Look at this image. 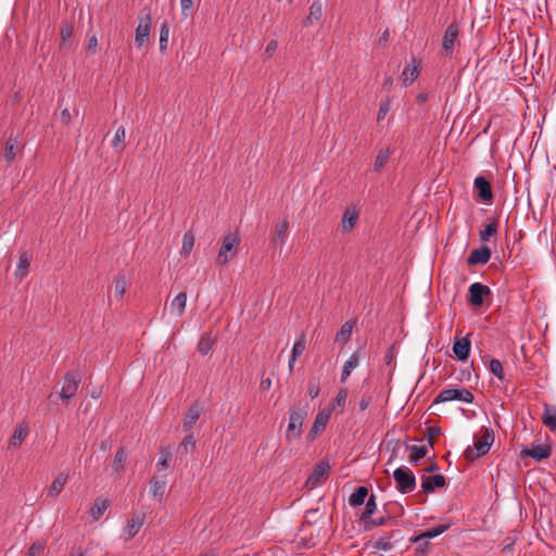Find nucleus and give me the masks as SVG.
I'll use <instances>...</instances> for the list:
<instances>
[{
  "mask_svg": "<svg viewBox=\"0 0 556 556\" xmlns=\"http://www.w3.org/2000/svg\"><path fill=\"white\" fill-rule=\"evenodd\" d=\"M17 144H18L17 138L13 137L12 135L7 139L5 144H4L3 157L8 163H12L15 160V157H16L15 149L17 148Z\"/></svg>",
  "mask_w": 556,
  "mask_h": 556,
  "instance_id": "obj_32",
  "label": "nucleus"
},
{
  "mask_svg": "<svg viewBox=\"0 0 556 556\" xmlns=\"http://www.w3.org/2000/svg\"><path fill=\"white\" fill-rule=\"evenodd\" d=\"M239 243L240 239L237 235H227L223 239V243L216 257V263L220 266H224L230 260L235 258L237 255Z\"/></svg>",
  "mask_w": 556,
  "mask_h": 556,
  "instance_id": "obj_3",
  "label": "nucleus"
},
{
  "mask_svg": "<svg viewBox=\"0 0 556 556\" xmlns=\"http://www.w3.org/2000/svg\"><path fill=\"white\" fill-rule=\"evenodd\" d=\"M374 401V395L372 393L366 391L362 394L361 399H359V402H358V408L361 412H365L366 409H368V407L370 406V404L372 403Z\"/></svg>",
  "mask_w": 556,
  "mask_h": 556,
  "instance_id": "obj_53",
  "label": "nucleus"
},
{
  "mask_svg": "<svg viewBox=\"0 0 556 556\" xmlns=\"http://www.w3.org/2000/svg\"><path fill=\"white\" fill-rule=\"evenodd\" d=\"M376 509H377L376 497L374 494H371L366 501L365 509L362 513L361 518H359L361 521H365L366 519H368L376 511Z\"/></svg>",
  "mask_w": 556,
  "mask_h": 556,
  "instance_id": "obj_47",
  "label": "nucleus"
},
{
  "mask_svg": "<svg viewBox=\"0 0 556 556\" xmlns=\"http://www.w3.org/2000/svg\"><path fill=\"white\" fill-rule=\"evenodd\" d=\"M402 75L404 76V78H403L404 85L405 86L410 85L412 83H414L417 79V77L419 75L418 67L417 66H413V67L406 66L403 71Z\"/></svg>",
  "mask_w": 556,
  "mask_h": 556,
  "instance_id": "obj_48",
  "label": "nucleus"
},
{
  "mask_svg": "<svg viewBox=\"0 0 556 556\" xmlns=\"http://www.w3.org/2000/svg\"><path fill=\"white\" fill-rule=\"evenodd\" d=\"M489 370L497 377L501 381L505 380V374L503 369V364L497 358H492L489 363Z\"/></svg>",
  "mask_w": 556,
  "mask_h": 556,
  "instance_id": "obj_45",
  "label": "nucleus"
},
{
  "mask_svg": "<svg viewBox=\"0 0 556 556\" xmlns=\"http://www.w3.org/2000/svg\"><path fill=\"white\" fill-rule=\"evenodd\" d=\"M389 37H390V33H389V30H388V29H386V30L381 34V36L379 37V39H378V45H379V46H386V45H387V42L389 41Z\"/></svg>",
  "mask_w": 556,
  "mask_h": 556,
  "instance_id": "obj_64",
  "label": "nucleus"
},
{
  "mask_svg": "<svg viewBox=\"0 0 556 556\" xmlns=\"http://www.w3.org/2000/svg\"><path fill=\"white\" fill-rule=\"evenodd\" d=\"M475 400L471 391L465 388L444 389L433 400V404L445 403L451 401H459L464 403H472Z\"/></svg>",
  "mask_w": 556,
  "mask_h": 556,
  "instance_id": "obj_4",
  "label": "nucleus"
},
{
  "mask_svg": "<svg viewBox=\"0 0 556 556\" xmlns=\"http://www.w3.org/2000/svg\"><path fill=\"white\" fill-rule=\"evenodd\" d=\"M473 189L479 200L484 202H491L493 200L492 186L485 177H476L473 180Z\"/></svg>",
  "mask_w": 556,
  "mask_h": 556,
  "instance_id": "obj_12",
  "label": "nucleus"
},
{
  "mask_svg": "<svg viewBox=\"0 0 556 556\" xmlns=\"http://www.w3.org/2000/svg\"><path fill=\"white\" fill-rule=\"evenodd\" d=\"M125 136H126V131H125V128L123 126L118 127L115 131V135L113 137V140H112V147L116 150V151H123L125 146L123 144L124 143V140H125Z\"/></svg>",
  "mask_w": 556,
  "mask_h": 556,
  "instance_id": "obj_43",
  "label": "nucleus"
},
{
  "mask_svg": "<svg viewBox=\"0 0 556 556\" xmlns=\"http://www.w3.org/2000/svg\"><path fill=\"white\" fill-rule=\"evenodd\" d=\"M143 525V516L135 513L131 519L127 522L124 528V535L126 540L132 539L141 529Z\"/></svg>",
  "mask_w": 556,
  "mask_h": 556,
  "instance_id": "obj_18",
  "label": "nucleus"
},
{
  "mask_svg": "<svg viewBox=\"0 0 556 556\" xmlns=\"http://www.w3.org/2000/svg\"><path fill=\"white\" fill-rule=\"evenodd\" d=\"M332 412L333 407H325L320 412H318L312 425V428L306 435L307 442H314L325 431L330 420Z\"/></svg>",
  "mask_w": 556,
  "mask_h": 556,
  "instance_id": "obj_5",
  "label": "nucleus"
},
{
  "mask_svg": "<svg viewBox=\"0 0 556 556\" xmlns=\"http://www.w3.org/2000/svg\"><path fill=\"white\" fill-rule=\"evenodd\" d=\"M111 503L108 498L98 497L89 510V515L93 520H99L105 510L110 507Z\"/></svg>",
  "mask_w": 556,
  "mask_h": 556,
  "instance_id": "obj_26",
  "label": "nucleus"
},
{
  "mask_svg": "<svg viewBox=\"0 0 556 556\" xmlns=\"http://www.w3.org/2000/svg\"><path fill=\"white\" fill-rule=\"evenodd\" d=\"M552 454V448L547 444H538L535 446H532L530 448H525L520 452V456H530L536 462H542L546 458H548Z\"/></svg>",
  "mask_w": 556,
  "mask_h": 556,
  "instance_id": "obj_14",
  "label": "nucleus"
},
{
  "mask_svg": "<svg viewBox=\"0 0 556 556\" xmlns=\"http://www.w3.org/2000/svg\"><path fill=\"white\" fill-rule=\"evenodd\" d=\"M497 232V222L493 220L485 225L484 229H482L479 233L480 240L485 242L489 241L491 237L495 236Z\"/></svg>",
  "mask_w": 556,
  "mask_h": 556,
  "instance_id": "obj_44",
  "label": "nucleus"
},
{
  "mask_svg": "<svg viewBox=\"0 0 556 556\" xmlns=\"http://www.w3.org/2000/svg\"><path fill=\"white\" fill-rule=\"evenodd\" d=\"M180 5H181V14L185 17L190 16L191 10L193 8V0H180Z\"/></svg>",
  "mask_w": 556,
  "mask_h": 556,
  "instance_id": "obj_61",
  "label": "nucleus"
},
{
  "mask_svg": "<svg viewBox=\"0 0 556 556\" xmlns=\"http://www.w3.org/2000/svg\"><path fill=\"white\" fill-rule=\"evenodd\" d=\"M330 471V464L328 460L319 462L314 468L313 472L308 476L306 480V485L311 489L316 488L317 485L323 484L327 481Z\"/></svg>",
  "mask_w": 556,
  "mask_h": 556,
  "instance_id": "obj_9",
  "label": "nucleus"
},
{
  "mask_svg": "<svg viewBox=\"0 0 556 556\" xmlns=\"http://www.w3.org/2000/svg\"><path fill=\"white\" fill-rule=\"evenodd\" d=\"M359 365V352L355 351L349 357V359L344 363L341 371V382H345L348 378L351 376V372L354 368Z\"/></svg>",
  "mask_w": 556,
  "mask_h": 556,
  "instance_id": "obj_24",
  "label": "nucleus"
},
{
  "mask_svg": "<svg viewBox=\"0 0 556 556\" xmlns=\"http://www.w3.org/2000/svg\"><path fill=\"white\" fill-rule=\"evenodd\" d=\"M203 413V407L199 405L198 403L192 404L189 409L187 410L185 418H184V429L187 432H190L193 428L197 420L200 418L201 414Z\"/></svg>",
  "mask_w": 556,
  "mask_h": 556,
  "instance_id": "obj_17",
  "label": "nucleus"
},
{
  "mask_svg": "<svg viewBox=\"0 0 556 556\" xmlns=\"http://www.w3.org/2000/svg\"><path fill=\"white\" fill-rule=\"evenodd\" d=\"M278 48V42L277 40H269L265 47V50H264V53L266 56L270 58L275 51L277 50Z\"/></svg>",
  "mask_w": 556,
  "mask_h": 556,
  "instance_id": "obj_62",
  "label": "nucleus"
},
{
  "mask_svg": "<svg viewBox=\"0 0 556 556\" xmlns=\"http://www.w3.org/2000/svg\"><path fill=\"white\" fill-rule=\"evenodd\" d=\"M186 304H187V293L186 292L178 293L173 299V301L170 303V306H169L170 314L180 317L185 313Z\"/></svg>",
  "mask_w": 556,
  "mask_h": 556,
  "instance_id": "obj_25",
  "label": "nucleus"
},
{
  "mask_svg": "<svg viewBox=\"0 0 556 556\" xmlns=\"http://www.w3.org/2000/svg\"><path fill=\"white\" fill-rule=\"evenodd\" d=\"M431 543L429 539H422L421 541H418L417 545L415 546L414 555L415 556H427L431 552Z\"/></svg>",
  "mask_w": 556,
  "mask_h": 556,
  "instance_id": "obj_49",
  "label": "nucleus"
},
{
  "mask_svg": "<svg viewBox=\"0 0 556 556\" xmlns=\"http://www.w3.org/2000/svg\"><path fill=\"white\" fill-rule=\"evenodd\" d=\"M406 450H408L410 452L409 454V463L413 465V466H417L418 463H419V459L420 458H424L427 453H428V448L427 446L425 445H406Z\"/></svg>",
  "mask_w": 556,
  "mask_h": 556,
  "instance_id": "obj_29",
  "label": "nucleus"
},
{
  "mask_svg": "<svg viewBox=\"0 0 556 556\" xmlns=\"http://www.w3.org/2000/svg\"><path fill=\"white\" fill-rule=\"evenodd\" d=\"M60 119L65 126L70 125L72 116L67 109L61 111Z\"/></svg>",
  "mask_w": 556,
  "mask_h": 556,
  "instance_id": "obj_63",
  "label": "nucleus"
},
{
  "mask_svg": "<svg viewBox=\"0 0 556 556\" xmlns=\"http://www.w3.org/2000/svg\"><path fill=\"white\" fill-rule=\"evenodd\" d=\"M389 111H390V101L389 100L381 101L379 104L377 121L378 122L382 121Z\"/></svg>",
  "mask_w": 556,
  "mask_h": 556,
  "instance_id": "obj_59",
  "label": "nucleus"
},
{
  "mask_svg": "<svg viewBox=\"0 0 556 556\" xmlns=\"http://www.w3.org/2000/svg\"><path fill=\"white\" fill-rule=\"evenodd\" d=\"M45 549V542L36 541L34 542L27 553V556H40Z\"/></svg>",
  "mask_w": 556,
  "mask_h": 556,
  "instance_id": "obj_56",
  "label": "nucleus"
},
{
  "mask_svg": "<svg viewBox=\"0 0 556 556\" xmlns=\"http://www.w3.org/2000/svg\"><path fill=\"white\" fill-rule=\"evenodd\" d=\"M126 460H127V452L122 446V447L117 448V451L115 452V455H114V459L112 463L113 473L122 472L125 468Z\"/></svg>",
  "mask_w": 556,
  "mask_h": 556,
  "instance_id": "obj_31",
  "label": "nucleus"
},
{
  "mask_svg": "<svg viewBox=\"0 0 556 556\" xmlns=\"http://www.w3.org/2000/svg\"><path fill=\"white\" fill-rule=\"evenodd\" d=\"M392 519V517H381V518H378V519H366L364 521V530L365 531H370L372 530L375 527H380V526H384L387 525L390 520Z\"/></svg>",
  "mask_w": 556,
  "mask_h": 556,
  "instance_id": "obj_50",
  "label": "nucleus"
},
{
  "mask_svg": "<svg viewBox=\"0 0 556 556\" xmlns=\"http://www.w3.org/2000/svg\"><path fill=\"white\" fill-rule=\"evenodd\" d=\"M305 349H306L305 333H301L300 337L295 340V342L293 344V348L291 351V356H293L295 358L300 357L304 353Z\"/></svg>",
  "mask_w": 556,
  "mask_h": 556,
  "instance_id": "obj_46",
  "label": "nucleus"
},
{
  "mask_svg": "<svg viewBox=\"0 0 556 556\" xmlns=\"http://www.w3.org/2000/svg\"><path fill=\"white\" fill-rule=\"evenodd\" d=\"M470 349L471 342L468 337L454 338L452 350L458 361L466 362L470 355Z\"/></svg>",
  "mask_w": 556,
  "mask_h": 556,
  "instance_id": "obj_13",
  "label": "nucleus"
},
{
  "mask_svg": "<svg viewBox=\"0 0 556 556\" xmlns=\"http://www.w3.org/2000/svg\"><path fill=\"white\" fill-rule=\"evenodd\" d=\"M288 228H289V222L287 218L279 220L275 225L274 236L271 238V241L274 243H279L280 245H283L287 240Z\"/></svg>",
  "mask_w": 556,
  "mask_h": 556,
  "instance_id": "obj_21",
  "label": "nucleus"
},
{
  "mask_svg": "<svg viewBox=\"0 0 556 556\" xmlns=\"http://www.w3.org/2000/svg\"><path fill=\"white\" fill-rule=\"evenodd\" d=\"M494 441V437L492 433H490L488 430L481 435L476 442H475V450L476 452L468 446L466 451L464 452V455L466 459L473 460L476 457L485 455L492 443Z\"/></svg>",
  "mask_w": 556,
  "mask_h": 556,
  "instance_id": "obj_6",
  "label": "nucleus"
},
{
  "mask_svg": "<svg viewBox=\"0 0 556 556\" xmlns=\"http://www.w3.org/2000/svg\"><path fill=\"white\" fill-rule=\"evenodd\" d=\"M195 448V439L191 431L184 438L181 443L178 446V453L180 455H186L190 452H193Z\"/></svg>",
  "mask_w": 556,
  "mask_h": 556,
  "instance_id": "obj_37",
  "label": "nucleus"
},
{
  "mask_svg": "<svg viewBox=\"0 0 556 556\" xmlns=\"http://www.w3.org/2000/svg\"><path fill=\"white\" fill-rule=\"evenodd\" d=\"M391 154L392 150L390 148L380 149L374 162V170L380 172L388 163Z\"/></svg>",
  "mask_w": 556,
  "mask_h": 556,
  "instance_id": "obj_35",
  "label": "nucleus"
},
{
  "mask_svg": "<svg viewBox=\"0 0 556 556\" xmlns=\"http://www.w3.org/2000/svg\"><path fill=\"white\" fill-rule=\"evenodd\" d=\"M450 527H451L450 523L438 525L433 528H430V529L421 532V538L429 539V540L437 538V536L443 534L444 532H446L450 529Z\"/></svg>",
  "mask_w": 556,
  "mask_h": 556,
  "instance_id": "obj_38",
  "label": "nucleus"
},
{
  "mask_svg": "<svg viewBox=\"0 0 556 556\" xmlns=\"http://www.w3.org/2000/svg\"><path fill=\"white\" fill-rule=\"evenodd\" d=\"M491 258V250L486 245H482L478 249L471 251L467 258V264L478 265V264H486Z\"/></svg>",
  "mask_w": 556,
  "mask_h": 556,
  "instance_id": "obj_16",
  "label": "nucleus"
},
{
  "mask_svg": "<svg viewBox=\"0 0 556 556\" xmlns=\"http://www.w3.org/2000/svg\"><path fill=\"white\" fill-rule=\"evenodd\" d=\"M445 484L446 480L442 475L421 477V490L427 494L433 493L437 489L445 486Z\"/></svg>",
  "mask_w": 556,
  "mask_h": 556,
  "instance_id": "obj_15",
  "label": "nucleus"
},
{
  "mask_svg": "<svg viewBox=\"0 0 556 556\" xmlns=\"http://www.w3.org/2000/svg\"><path fill=\"white\" fill-rule=\"evenodd\" d=\"M323 3L320 0H314L309 7V14L306 17L305 24L313 25L318 22L323 16Z\"/></svg>",
  "mask_w": 556,
  "mask_h": 556,
  "instance_id": "obj_28",
  "label": "nucleus"
},
{
  "mask_svg": "<svg viewBox=\"0 0 556 556\" xmlns=\"http://www.w3.org/2000/svg\"><path fill=\"white\" fill-rule=\"evenodd\" d=\"M172 459V453L169 451L163 450L161 451V457L157 460V469L164 470L168 467V463Z\"/></svg>",
  "mask_w": 556,
  "mask_h": 556,
  "instance_id": "obj_54",
  "label": "nucleus"
},
{
  "mask_svg": "<svg viewBox=\"0 0 556 556\" xmlns=\"http://www.w3.org/2000/svg\"><path fill=\"white\" fill-rule=\"evenodd\" d=\"M80 384V377L77 372H68L64 376L63 386L60 391V397L63 401H68L76 395L78 387Z\"/></svg>",
  "mask_w": 556,
  "mask_h": 556,
  "instance_id": "obj_8",
  "label": "nucleus"
},
{
  "mask_svg": "<svg viewBox=\"0 0 556 556\" xmlns=\"http://www.w3.org/2000/svg\"><path fill=\"white\" fill-rule=\"evenodd\" d=\"M367 495H368V489L364 485H359L350 495L349 503L353 507L361 506L365 503Z\"/></svg>",
  "mask_w": 556,
  "mask_h": 556,
  "instance_id": "obj_30",
  "label": "nucleus"
},
{
  "mask_svg": "<svg viewBox=\"0 0 556 556\" xmlns=\"http://www.w3.org/2000/svg\"><path fill=\"white\" fill-rule=\"evenodd\" d=\"M491 294V289L482 285L481 282H473L468 289V302L472 306H481L484 301V296Z\"/></svg>",
  "mask_w": 556,
  "mask_h": 556,
  "instance_id": "obj_11",
  "label": "nucleus"
},
{
  "mask_svg": "<svg viewBox=\"0 0 556 556\" xmlns=\"http://www.w3.org/2000/svg\"><path fill=\"white\" fill-rule=\"evenodd\" d=\"M459 35V26L456 22L450 24L442 38V52L446 56H452L454 53L455 42Z\"/></svg>",
  "mask_w": 556,
  "mask_h": 556,
  "instance_id": "obj_10",
  "label": "nucleus"
},
{
  "mask_svg": "<svg viewBox=\"0 0 556 556\" xmlns=\"http://www.w3.org/2000/svg\"><path fill=\"white\" fill-rule=\"evenodd\" d=\"M348 396H349V389L340 388L329 407H333V410H336V408H340L339 413L342 414L344 412Z\"/></svg>",
  "mask_w": 556,
  "mask_h": 556,
  "instance_id": "obj_34",
  "label": "nucleus"
},
{
  "mask_svg": "<svg viewBox=\"0 0 556 556\" xmlns=\"http://www.w3.org/2000/svg\"><path fill=\"white\" fill-rule=\"evenodd\" d=\"M393 479L396 483V490L402 494H407L416 489V477L414 472L405 466H401L393 471Z\"/></svg>",
  "mask_w": 556,
  "mask_h": 556,
  "instance_id": "obj_2",
  "label": "nucleus"
},
{
  "mask_svg": "<svg viewBox=\"0 0 556 556\" xmlns=\"http://www.w3.org/2000/svg\"><path fill=\"white\" fill-rule=\"evenodd\" d=\"M308 396L314 400L320 393L319 382L315 379H309L307 383Z\"/></svg>",
  "mask_w": 556,
  "mask_h": 556,
  "instance_id": "obj_55",
  "label": "nucleus"
},
{
  "mask_svg": "<svg viewBox=\"0 0 556 556\" xmlns=\"http://www.w3.org/2000/svg\"><path fill=\"white\" fill-rule=\"evenodd\" d=\"M30 265V260L26 253L21 254L20 261L15 270V276L23 279L27 275V269Z\"/></svg>",
  "mask_w": 556,
  "mask_h": 556,
  "instance_id": "obj_39",
  "label": "nucleus"
},
{
  "mask_svg": "<svg viewBox=\"0 0 556 556\" xmlns=\"http://www.w3.org/2000/svg\"><path fill=\"white\" fill-rule=\"evenodd\" d=\"M214 342V339L210 334L202 336L198 343V352L201 355H206L212 350Z\"/></svg>",
  "mask_w": 556,
  "mask_h": 556,
  "instance_id": "obj_40",
  "label": "nucleus"
},
{
  "mask_svg": "<svg viewBox=\"0 0 556 556\" xmlns=\"http://www.w3.org/2000/svg\"><path fill=\"white\" fill-rule=\"evenodd\" d=\"M73 36V26L71 24H66L61 28V38H62V47L66 46V42Z\"/></svg>",
  "mask_w": 556,
  "mask_h": 556,
  "instance_id": "obj_58",
  "label": "nucleus"
},
{
  "mask_svg": "<svg viewBox=\"0 0 556 556\" xmlns=\"http://www.w3.org/2000/svg\"><path fill=\"white\" fill-rule=\"evenodd\" d=\"M152 25V17L150 13L140 12L139 23L136 28L135 45L140 49L146 40L149 38Z\"/></svg>",
  "mask_w": 556,
  "mask_h": 556,
  "instance_id": "obj_7",
  "label": "nucleus"
},
{
  "mask_svg": "<svg viewBox=\"0 0 556 556\" xmlns=\"http://www.w3.org/2000/svg\"><path fill=\"white\" fill-rule=\"evenodd\" d=\"M308 415V403L299 401L289 409V424L286 431L287 440L300 438L302 434V426Z\"/></svg>",
  "mask_w": 556,
  "mask_h": 556,
  "instance_id": "obj_1",
  "label": "nucleus"
},
{
  "mask_svg": "<svg viewBox=\"0 0 556 556\" xmlns=\"http://www.w3.org/2000/svg\"><path fill=\"white\" fill-rule=\"evenodd\" d=\"M441 434V428L438 426H430L426 428L425 435L427 437L428 444L431 448L434 445V438Z\"/></svg>",
  "mask_w": 556,
  "mask_h": 556,
  "instance_id": "obj_52",
  "label": "nucleus"
},
{
  "mask_svg": "<svg viewBox=\"0 0 556 556\" xmlns=\"http://www.w3.org/2000/svg\"><path fill=\"white\" fill-rule=\"evenodd\" d=\"M358 211L355 207H348L342 216L341 228L343 232H350L358 218Z\"/></svg>",
  "mask_w": 556,
  "mask_h": 556,
  "instance_id": "obj_22",
  "label": "nucleus"
},
{
  "mask_svg": "<svg viewBox=\"0 0 556 556\" xmlns=\"http://www.w3.org/2000/svg\"><path fill=\"white\" fill-rule=\"evenodd\" d=\"M542 424L552 432H556V406L543 404Z\"/></svg>",
  "mask_w": 556,
  "mask_h": 556,
  "instance_id": "obj_20",
  "label": "nucleus"
},
{
  "mask_svg": "<svg viewBox=\"0 0 556 556\" xmlns=\"http://www.w3.org/2000/svg\"><path fill=\"white\" fill-rule=\"evenodd\" d=\"M67 480H68V475L66 472H60L58 475V477L50 484L48 492H47L48 496L53 497V498L58 497L60 495V493L62 492Z\"/></svg>",
  "mask_w": 556,
  "mask_h": 556,
  "instance_id": "obj_23",
  "label": "nucleus"
},
{
  "mask_svg": "<svg viewBox=\"0 0 556 556\" xmlns=\"http://www.w3.org/2000/svg\"><path fill=\"white\" fill-rule=\"evenodd\" d=\"M400 533V530L391 531L388 536H383L377 540L374 544V547L380 551H391L393 548V543L391 542V539L395 536V534Z\"/></svg>",
  "mask_w": 556,
  "mask_h": 556,
  "instance_id": "obj_36",
  "label": "nucleus"
},
{
  "mask_svg": "<svg viewBox=\"0 0 556 556\" xmlns=\"http://www.w3.org/2000/svg\"><path fill=\"white\" fill-rule=\"evenodd\" d=\"M28 425L26 422H21L14 429V432L9 441V448L18 447L22 445L26 437L28 435Z\"/></svg>",
  "mask_w": 556,
  "mask_h": 556,
  "instance_id": "obj_19",
  "label": "nucleus"
},
{
  "mask_svg": "<svg viewBox=\"0 0 556 556\" xmlns=\"http://www.w3.org/2000/svg\"><path fill=\"white\" fill-rule=\"evenodd\" d=\"M194 245V236L188 231L182 237L181 254L189 255Z\"/></svg>",
  "mask_w": 556,
  "mask_h": 556,
  "instance_id": "obj_51",
  "label": "nucleus"
},
{
  "mask_svg": "<svg viewBox=\"0 0 556 556\" xmlns=\"http://www.w3.org/2000/svg\"><path fill=\"white\" fill-rule=\"evenodd\" d=\"M169 38V25L166 21L160 27V51L164 52L167 49Z\"/></svg>",
  "mask_w": 556,
  "mask_h": 556,
  "instance_id": "obj_42",
  "label": "nucleus"
},
{
  "mask_svg": "<svg viewBox=\"0 0 556 556\" xmlns=\"http://www.w3.org/2000/svg\"><path fill=\"white\" fill-rule=\"evenodd\" d=\"M166 489V481L164 479H159L157 477H153L150 480V489L149 492L153 497L162 498Z\"/></svg>",
  "mask_w": 556,
  "mask_h": 556,
  "instance_id": "obj_33",
  "label": "nucleus"
},
{
  "mask_svg": "<svg viewBox=\"0 0 556 556\" xmlns=\"http://www.w3.org/2000/svg\"><path fill=\"white\" fill-rule=\"evenodd\" d=\"M383 362L386 364V366H394V363H395V346L394 344H392L391 346L388 348L384 356H383Z\"/></svg>",
  "mask_w": 556,
  "mask_h": 556,
  "instance_id": "obj_57",
  "label": "nucleus"
},
{
  "mask_svg": "<svg viewBox=\"0 0 556 556\" xmlns=\"http://www.w3.org/2000/svg\"><path fill=\"white\" fill-rule=\"evenodd\" d=\"M126 287H127V281H126L125 275L118 274L114 278V292H115V296L117 299L122 298L125 294Z\"/></svg>",
  "mask_w": 556,
  "mask_h": 556,
  "instance_id": "obj_41",
  "label": "nucleus"
},
{
  "mask_svg": "<svg viewBox=\"0 0 556 556\" xmlns=\"http://www.w3.org/2000/svg\"><path fill=\"white\" fill-rule=\"evenodd\" d=\"M354 324L352 320L345 321L337 332L334 342L344 345L351 339Z\"/></svg>",
  "mask_w": 556,
  "mask_h": 556,
  "instance_id": "obj_27",
  "label": "nucleus"
},
{
  "mask_svg": "<svg viewBox=\"0 0 556 556\" xmlns=\"http://www.w3.org/2000/svg\"><path fill=\"white\" fill-rule=\"evenodd\" d=\"M399 448H400V440H389L387 442V450H391L392 451V454H391V457L389 459V463L397 457Z\"/></svg>",
  "mask_w": 556,
  "mask_h": 556,
  "instance_id": "obj_60",
  "label": "nucleus"
}]
</instances>
